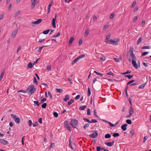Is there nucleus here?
<instances>
[{"mask_svg": "<svg viewBox=\"0 0 151 151\" xmlns=\"http://www.w3.org/2000/svg\"><path fill=\"white\" fill-rule=\"evenodd\" d=\"M70 124L73 128H76L78 126V122L76 119H72L70 121Z\"/></svg>", "mask_w": 151, "mask_h": 151, "instance_id": "nucleus-1", "label": "nucleus"}, {"mask_svg": "<svg viewBox=\"0 0 151 151\" xmlns=\"http://www.w3.org/2000/svg\"><path fill=\"white\" fill-rule=\"evenodd\" d=\"M27 91H28L27 93L28 94H31L35 91V89L34 88V86L32 85L28 87L27 89Z\"/></svg>", "mask_w": 151, "mask_h": 151, "instance_id": "nucleus-2", "label": "nucleus"}, {"mask_svg": "<svg viewBox=\"0 0 151 151\" xmlns=\"http://www.w3.org/2000/svg\"><path fill=\"white\" fill-rule=\"evenodd\" d=\"M134 48L133 46H130L129 48V50L127 53V57H135L133 53Z\"/></svg>", "mask_w": 151, "mask_h": 151, "instance_id": "nucleus-3", "label": "nucleus"}, {"mask_svg": "<svg viewBox=\"0 0 151 151\" xmlns=\"http://www.w3.org/2000/svg\"><path fill=\"white\" fill-rule=\"evenodd\" d=\"M11 115L16 123L19 124L20 123V119L19 117L13 114H11Z\"/></svg>", "mask_w": 151, "mask_h": 151, "instance_id": "nucleus-4", "label": "nucleus"}, {"mask_svg": "<svg viewBox=\"0 0 151 151\" xmlns=\"http://www.w3.org/2000/svg\"><path fill=\"white\" fill-rule=\"evenodd\" d=\"M38 2V0H31L30 5L31 9H33L35 7L36 4Z\"/></svg>", "mask_w": 151, "mask_h": 151, "instance_id": "nucleus-5", "label": "nucleus"}, {"mask_svg": "<svg viewBox=\"0 0 151 151\" xmlns=\"http://www.w3.org/2000/svg\"><path fill=\"white\" fill-rule=\"evenodd\" d=\"M55 17L52 19V24L54 28H55L56 27L55 25V21L57 17V13H55Z\"/></svg>", "mask_w": 151, "mask_h": 151, "instance_id": "nucleus-6", "label": "nucleus"}, {"mask_svg": "<svg viewBox=\"0 0 151 151\" xmlns=\"http://www.w3.org/2000/svg\"><path fill=\"white\" fill-rule=\"evenodd\" d=\"M109 44H111L112 43L114 45H118V41H115L112 39H110L109 40Z\"/></svg>", "mask_w": 151, "mask_h": 151, "instance_id": "nucleus-7", "label": "nucleus"}, {"mask_svg": "<svg viewBox=\"0 0 151 151\" xmlns=\"http://www.w3.org/2000/svg\"><path fill=\"white\" fill-rule=\"evenodd\" d=\"M18 32V30L17 29H15L14 31H13L11 34V37L13 39L14 38L17 34Z\"/></svg>", "mask_w": 151, "mask_h": 151, "instance_id": "nucleus-8", "label": "nucleus"}, {"mask_svg": "<svg viewBox=\"0 0 151 151\" xmlns=\"http://www.w3.org/2000/svg\"><path fill=\"white\" fill-rule=\"evenodd\" d=\"M98 134L96 131H95V132L92 134L89 135V136L90 137L92 138H94L96 137Z\"/></svg>", "mask_w": 151, "mask_h": 151, "instance_id": "nucleus-9", "label": "nucleus"}, {"mask_svg": "<svg viewBox=\"0 0 151 151\" xmlns=\"http://www.w3.org/2000/svg\"><path fill=\"white\" fill-rule=\"evenodd\" d=\"M42 21V19H39L37 21H36L32 22V24H38L40 23Z\"/></svg>", "mask_w": 151, "mask_h": 151, "instance_id": "nucleus-10", "label": "nucleus"}, {"mask_svg": "<svg viewBox=\"0 0 151 151\" xmlns=\"http://www.w3.org/2000/svg\"><path fill=\"white\" fill-rule=\"evenodd\" d=\"M132 64L134 68L136 69H138V67L135 61L132 60Z\"/></svg>", "mask_w": 151, "mask_h": 151, "instance_id": "nucleus-11", "label": "nucleus"}, {"mask_svg": "<svg viewBox=\"0 0 151 151\" xmlns=\"http://www.w3.org/2000/svg\"><path fill=\"white\" fill-rule=\"evenodd\" d=\"M132 64L134 68L136 69H138V67L135 61L132 60Z\"/></svg>", "mask_w": 151, "mask_h": 151, "instance_id": "nucleus-12", "label": "nucleus"}, {"mask_svg": "<svg viewBox=\"0 0 151 151\" xmlns=\"http://www.w3.org/2000/svg\"><path fill=\"white\" fill-rule=\"evenodd\" d=\"M0 142L4 145H7L8 144V142L7 141L3 139H0Z\"/></svg>", "mask_w": 151, "mask_h": 151, "instance_id": "nucleus-13", "label": "nucleus"}, {"mask_svg": "<svg viewBox=\"0 0 151 151\" xmlns=\"http://www.w3.org/2000/svg\"><path fill=\"white\" fill-rule=\"evenodd\" d=\"M83 58V57H77L74 60L72 61V65L74 64L75 63H76L79 60Z\"/></svg>", "mask_w": 151, "mask_h": 151, "instance_id": "nucleus-14", "label": "nucleus"}, {"mask_svg": "<svg viewBox=\"0 0 151 151\" xmlns=\"http://www.w3.org/2000/svg\"><path fill=\"white\" fill-rule=\"evenodd\" d=\"M127 126V124L125 123L122 125L121 126V129L123 131H125L127 129L126 127Z\"/></svg>", "mask_w": 151, "mask_h": 151, "instance_id": "nucleus-15", "label": "nucleus"}, {"mask_svg": "<svg viewBox=\"0 0 151 151\" xmlns=\"http://www.w3.org/2000/svg\"><path fill=\"white\" fill-rule=\"evenodd\" d=\"M74 38L73 37H71L70 38V40L69 41V44H68L69 45H70L73 42L74 40Z\"/></svg>", "mask_w": 151, "mask_h": 151, "instance_id": "nucleus-16", "label": "nucleus"}, {"mask_svg": "<svg viewBox=\"0 0 151 151\" xmlns=\"http://www.w3.org/2000/svg\"><path fill=\"white\" fill-rule=\"evenodd\" d=\"M129 113L130 115H132L134 113L132 107H130V109L129 111Z\"/></svg>", "mask_w": 151, "mask_h": 151, "instance_id": "nucleus-17", "label": "nucleus"}, {"mask_svg": "<svg viewBox=\"0 0 151 151\" xmlns=\"http://www.w3.org/2000/svg\"><path fill=\"white\" fill-rule=\"evenodd\" d=\"M87 107V106L84 105L83 106H81L79 108V109L80 110H84Z\"/></svg>", "mask_w": 151, "mask_h": 151, "instance_id": "nucleus-18", "label": "nucleus"}, {"mask_svg": "<svg viewBox=\"0 0 151 151\" xmlns=\"http://www.w3.org/2000/svg\"><path fill=\"white\" fill-rule=\"evenodd\" d=\"M90 32V31L88 29H87L86 30L85 33V36L86 37H87L88 36L89 33Z\"/></svg>", "mask_w": 151, "mask_h": 151, "instance_id": "nucleus-19", "label": "nucleus"}, {"mask_svg": "<svg viewBox=\"0 0 151 151\" xmlns=\"http://www.w3.org/2000/svg\"><path fill=\"white\" fill-rule=\"evenodd\" d=\"M32 66L33 65L32 63L31 62H29L27 65V68H32Z\"/></svg>", "mask_w": 151, "mask_h": 151, "instance_id": "nucleus-20", "label": "nucleus"}, {"mask_svg": "<svg viewBox=\"0 0 151 151\" xmlns=\"http://www.w3.org/2000/svg\"><path fill=\"white\" fill-rule=\"evenodd\" d=\"M105 144L109 147H111L113 146V144L110 142H105Z\"/></svg>", "mask_w": 151, "mask_h": 151, "instance_id": "nucleus-21", "label": "nucleus"}, {"mask_svg": "<svg viewBox=\"0 0 151 151\" xmlns=\"http://www.w3.org/2000/svg\"><path fill=\"white\" fill-rule=\"evenodd\" d=\"M111 137V135L109 134H106L105 135V138L106 139L109 138Z\"/></svg>", "mask_w": 151, "mask_h": 151, "instance_id": "nucleus-22", "label": "nucleus"}, {"mask_svg": "<svg viewBox=\"0 0 151 151\" xmlns=\"http://www.w3.org/2000/svg\"><path fill=\"white\" fill-rule=\"evenodd\" d=\"M56 92L59 93L62 92L63 91V90L62 89L56 88L55 89Z\"/></svg>", "mask_w": 151, "mask_h": 151, "instance_id": "nucleus-23", "label": "nucleus"}, {"mask_svg": "<svg viewBox=\"0 0 151 151\" xmlns=\"http://www.w3.org/2000/svg\"><path fill=\"white\" fill-rule=\"evenodd\" d=\"M151 48L150 46H145L142 47V49H150Z\"/></svg>", "mask_w": 151, "mask_h": 151, "instance_id": "nucleus-24", "label": "nucleus"}, {"mask_svg": "<svg viewBox=\"0 0 151 151\" xmlns=\"http://www.w3.org/2000/svg\"><path fill=\"white\" fill-rule=\"evenodd\" d=\"M142 37H139L137 42V44L138 45L142 41Z\"/></svg>", "mask_w": 151, "mask_h": 151, "instance_id": "nucleus-25", "label": "nucleus"}, {"mask_svg": "<svg viewBox=\"0 0 151 151\" xmlns=\"http://www.w3.org/2000/svg\"><path fill=\"white\" fill-rule=\"evenodd\" d=\"M74 102V100L73 99H71L70 101L68 102V105H70L72 104V102Z\"/></svg>", "mask_w": 151, "mask_h": 151, "instance_id": "nucleus-26", "label": "nucleus"}, {"mask_svg": "<svg viewBox=\"0 0 151 151\" xmlns=\"http://www.w3.org/2000/svg\"><path fill=\"white\" fill-rule=\"evenodd\" d=\"M119 135V134L118 133H114L112 135L113 136L115 137H118Z\"/></svg>", "mask_w": 151, "mask_h": 151, "instance_id": "nucleus-27", "label": "nucleus"}, {"mask_svg": "<svg viewBox=\"0 0 151 151\" xmlns=\"http://www.w3.org/2000/svg\"><path fill=\"white\" fill-rule=\"evenodd\" d=\"M146 83L144 84H142V85L139 86L138 87L139 89L145 87V86Z\"/></svg>", "mask_w": 151, "mask_h": 151, "instance_id": "nucleus-28", "label": "nucleus"}, {"mask_svg": "<svg viewBox=\"0 0 151 151\" xmlns=\"http://www.w3.org/2000/svg\"><path fill=\"white\" fill-rule=\"evenodd\" d=\"M4 73V71H2L1 74V75L0 76V81L2 80L3 77Z\"/></svg>", "mask_w": 151, "mask_h": 151, "instance_id": "nucleus-29", "label": "nucleus"}, {"mask_svg": "<svg viewBox=\"0 0 151 151\" xmlns=\"http://www.w3.org/2000/svg\"><path fill=\"white\" fill-rule=\"evenodd\" d=\"M53 4V3L52 1L50 2V3L48 5V6L47 9H50V8L51 6Z\"/></svg>", "mask_w": 151, "mask_h": 151, "instance_id": "nucleus-30", "label": "nucleus"}, {"mask_svg": "<svg viewBox=\"0 0 151 151\" xmlns=\"http://www.w3.org/2000/svg\"><path fill=\"white\" fill-rule=\"evenodd\" d=\"M107 75H112L113 76H114L116 75L115 74L111 72V71H110V72L108 73L107 74Z\"/></svg>", "mask_w": 151, "mask_h": 151, "instance_id": "nucleus-31", "label": "nucleus"}, {"mask_svg": "<svg viewBox=\"0 0 151 151\" xmlns=\"http://www.w3.org/2000/svg\"><path fill=\"white\" fill-rule=\"evenodd\" d=\"M110 33L106 35V40H108L110 38Z\"/></svg>", "mask_w": 151, "mask_h": 151, "instance_id": "nucleus-32", "label": "nucleus"}, {"mask_svg": "<svg viewBox=\"0 0 151 151\" xmlns=\"http://www.w3.org/2000/svg\"><path fill=\"white\" fill-rule=\"evenodd\" d=\"M126 122L128 124H130L132 123V122L130 119H127L126 120Z\"/></svg>", "mask_w": 151, "mask_h": 151, "instance_id": "nucleus-33", "label": "nucleus"}, {"mask_svg": "<svg viewBox=\"0 0 151 151\" xmlns=\"http://www.w3.org/2000/svg\"><path fill=\"white\" fill-rule=\"evenodd\" d=\"M50 31V29H47L43 31V33L44 34H47Z\"/></svg>", "mask_w": 151, "mask_h": 151, "instance_id": "nucleus-34", "label": "nucleus"}, {"mask_svg": "<svg viewBox=\"0 0 151 151\" xmlns=\"http://www.w3.org/2000/svg\"><path fill=\"white\" fill-rule=\"evenodd\" d=\"M149 53V52H144L142 53L141 56H145L147 54Z\"/></svg>", "mask_w": 151, "mask_h": 151, "instance_id": "nucleus-35", "label": "nucleus"}, {"mask_svg": "<svg viewBox=\"0 0 151 151\" xmlns=\"http://www.w3.org/2000/svg\"><path fill=\"white\" fill-rule=\"evenodd\" d=\"M17 92H22L24 93H27V91H24L22 90H20L17 91Z\"/></svg>", "mask_w": 151, "mask_h": 151, "instance_id": "nucleus-36", "label": "nucleus"}, {"mask_svg": "<svg viewBox=\"0 0 151 151\" xmlns=\"http://www.w3.org/2000/svg\"><path fill=\"white\" fill-rule=\"evenodd\" d=\"M136 4V0H135L134 1L133 3V4L132 5V6H131L132 8H134Z\"/></svg>", "mask_w": 151, "mask_h": 151, "instance_id": "nucleus-37", "label": "nucleus"}, {"mask_svg": "<svg viewBox=\"0 0 151 151\" xmlns=\"http://www.w3.org/2000/svg\"><path fill=\"white\" fill-rule=\"evenodd\" d=\"M133 76L131 75H126L125 76V77H127L129 79H131Z\"/></svg>", "mask_w": 151, "mask_h": 151, "instance_id": "nucleus-38", "label": "nucleus"}, {"mask_svg": "<svg viewBox=\"0 0 151 151\" xmlns=\"http://www.w3.org/2000/svg\"><path fill=\"white\" fill-rule=\"evenodd\" d=\"M67 129H68L70 132L71 131V129L70 126L68 125L67 123Z\"/></svg>", "mask_w": 151, "mask_h": 151, "instance_id": "nucleus-39", "label": "nucleus"}, {"mask_svg": "<svg viewBox=\"0 0 151 151\" xmlns=\"http://www.w3.org/2000/svg\"><path fill=\"white\" fill-rule=\"evenodd\" d=\"M53 114L54 116L56 117H57L58 116V113L56 112H54L53 113Z\"/></svg>", "mask_w": 151, "mask_h": 151, "instance_id": "nucleus-40", "label": "nucleus"}, {"mask_svg": "<svg viewBox=\"0 0 151 151\" xmlns=\"http://www.w3.org/2000/svg\"><path fill=\"white\" fill-rule=\"evenodd\" d=\"M114 15H114V14L113 13V14H111L110 15V17H109V18H110V19H113L114 18Z\"/></svg>", "mask_w": 151, "mask_h": 151, "instance_id": "nucleus-41", "label": "nucleus"}, {"mask_svg": "<svg viewBox=\"0 0 151 151\" xmlns=\"http://www.w3.org/2000/svg\"><path fill=\"white\" fill-rule=\"evenodd\" d=\"M89 124H87L84 125L83 126V128L84 129H86L87 128L89 127Z\"/></svg>", "mask_w": 151, "mask_h": 151, "instance_id": "nucleus-42", "label": "nucleus"}, {"mask_svg": "<svg viewBox=\"0 0 151 151\" xmlns=\"http://www.w3.org/2000/svg\"><path fill=\"white\" fill-rule=\"evenodd\" d=\"M131 72V71H129V70H128L126 72L123 73H122V74L124 75H125L126 74H128L130 73Z\"/></svg>", "mask_w": 151, "mask_h": 151, "instance_id": "nucleus-43", "label": "nucleus"}, {"mask_svg": "<svg viewBox=\"0 0 151 151\" xmlns=\"http://www.w3.org/2000/svg\"><path fill=\"white\" fill-rule=\"evenodd\" d=\"M91 95V91L89 88H88V96H89Z\"/></svg>", "mask_w": 151, "mask_h": 151, "instance_id": "nucleus-44", "label": "nucleus"}, {"mask_svg": "<svg viewBox=\"0 0 151 151\" xmlns=\"http://www.w3.org/2000/svg\"><path fill=\"white\" fill-rule=\"evenodd\" d=\"M134 80H131V81H129L127 83V85L128 86V85L134 82Z\"/></svg>", "mask_w": 151, "mask_h": 151, "instance_id": "nucleus-45", "label": "nucleus"}, {"mask_svg": "<svg viewBox=\"0 0 151 151\" xmlns=\"http://www.w3.org/2000/svg\"><path fill=\"white\" fill-rule=\"evenodd\" d=\"M109 27V25H105L103 27V30H104L106 29H107V28Z\"/></svg>", "mask_w": 151, "mask_h": 151, "instance_id": "nucleus-46", "label": "nucleus"}, {"mask_svg": "<svg viewBox=\"0 0 151 151\" xmlns=\"http://www.w3.org/2000/svg\"><path fill=\"white\" fill-rule=\"evenodd\" d=\"M97 122H98V121L97 120H96L95 119H92L91 121H90V123H96Z\"/></svg>", "mask_w": 151, "mask_h": 151, "instance_id": "nucleus-47", "label": "nucleus"}, {"mask_svg": "<svg viewBox=\"0 0 151 151\" xmlns=\"http://www.w3.org/2000/svg\"><path fill=\"white\" fill-rule=\"evenodd\" d=\"M47 106V104L46 103H44L42 105V107L43 108H45Z\"/></svg>", "mask_w": 151, "mask_h": 151, "instance_id": "nucleus-48", "label": "nucleus"}, {"mask_svg": "<svg viewBox=\"0 0 151 151\" xmlns=\"http://www.w3.org/2000/svg\"><path fill=\"white\" fill-rule=\"evenodd\" d=\"M94 73H96V74L98 75H100V76H103V74H102L101 73H99L98 72H97L96 71H94Z\"/></svg>", "mask_w": 151, "mask_h": 151, "instance_id": "nucleus-49", "label": "nucleus"}, {"mask_svg": "<svg viewBox=\"0 0 151 151\" xmlns=\"http://www.w3.org/2000/svg\"><path fill=\"white\" fill-rule=\"evenodd\" d=\"M47 70L49 71H50L51 70V67L50 65H48L47 67Z\"/></svg>", "mask_w": 151, "mask_h": 151, "instance_id": "nucleus-50", "label": "nucleus"}, {"mask_svg": "<svg viewBox=\"0 0 151 151\" xmlns=\"http://www.w3.org/2000/svg\"><path fill=\"white\" fill-rule=\"evenodd\" d=\"M25 136H23L21 140V142H22V145H24V140L25 138Z\"/></svg>", "mask_w": 151, "mask_h": 151, "instance_id": "nucleus-51", "label": "nucleus"}, {"mask_svg": "<svg viewBox=\"0 0 151 151\" xmlns=\"http://www.w3.org/2000/svg\"><path fill=\"white\" fill-rule=\"evenodd\" d=\"M60 35V33L59 32L56 35H54L53 36V37H58Z\"/></svg>", "mask_w": 151, "mask_h": 151, "instance_id": "nucleus-52", "label": "nucleus"}, {"mask_svg": "<svg viewBox=\"0 0 151 151\" xmlns=\"http://www.w3.org/2000/svg\"><path fill=\"white\" fill-rule=\"evenodd\" d=\"M102 150L101 148L99 146H97L96 147L97 151H100L101 150Z\"/></svg>", "mask_w": 151, "mask_h": 151, "instance_id": "nucleus-53", "label": "nucleus"}, {"mask_svg": "<svg viewBox=\"0 0 151 151\" xmlns=\"http://www.w3.org/2000/svg\"><path fill=\"white\" fill-rule=\"evenodd\" d=\"M130 134H131L132 136H133L134 135V131L133 129H132L130 131Z\"/></svg>", "mask_w": 151, "mask_h": 151, "instance_id": "nucleus-54", "label": "nucleus"}, {"mask_svg": "<svg viewBox=\"0 0 151 151\" xmlns=\"http://www.w3.org/2000/svg\"><path fill=\"white\" fill-rule=\"evenodd\" d=\"M147 136H145L143 138V143H144L145 142L146 140L147 139Z\"/></svg>", "mask_w": 151, "mask_h": 151, "instance_id": "nucleus-55", "label": "nucleus"}, {"mask_svg": "<svg viewBox=\"0 0 151 151\" xmlns=\"http://www.w3.org/2000/svg\"><path fill=\"white\" fill-rule=\"evenodd\" d=\"M87 115H90V109H88L87 111Z\"/></svg>", "mask_w": 151, "mask_h": 151, "instance_id": "nucleus-56", "label": "nucleus"}, {"mask_svg": "<svg viewBox=\"0 0 151 151\" xmlns=\"http://www.w3.org/2000/svg\"><path fill=\"white\" fill-rule=\"evenodd\" d=\"M38 124V123L37 122H36L35 123H33L32 124L33 126V127H35L37 126Z\"/></svg>", "mask_w": 151, "mask_h": 151, "instance_id": "nucleus-57", "label": "nucleus"}, {"mask_svg": "<svg viewBox=\"0 0 151 151\" xmlns=\"http://www.w3.org/2000/svg\"><path fill=\"white\" fill-rule=\"evenodd\" d=\"M108 123L109 124L110 126L111 127H114L115 126V124H112L111 122H108Z\"/></svg>", "mask_w": 151, "mask_h": 151, "instance_id": "nucleus-58", "label": "nucleus"}, {"mask_svg": "<svg viewBox=\"0 0 151 151\" xmlns=\"http://www.w3.org/2000/svg\"><path fill=\"white\" fill-rule=\"evenodd\" d=\"M113 59L116 62H120L119 60L117 58H114Z\"/></svg>", "mask_w": 151, "mask_h": 151, "instance_id": "nucleus-59", "label": "nucleus"}, {"mask_svg": "<svg viewBox=\"0 0 151 151\" xmlns=\"http://www.w3.org/2000/svg\"><path fill=\"white\" fill-rule=\"evenodd\" d=\"M34 103L38 106L40 105V104L38 103L37 101H34Z\"/></svg>", "mask_w": 151, "mask_h": 151, "instance_id": "nucleus-60", "label": "nucleus"}, {"mask_svg": "<svg viewBox=\"0 0 151 151\" xmlns=\"http://www.w3.org/2000/svg\"><path fill=\"white\" fill-rule=\"evenodd\" d=\"M93 112H94V115L96 117H98V116H97V115L96 114V109H94V111H93Z\"/></svg>", "mask_w": 151, "mask_h": 151, "instance_id": "nucleus-61", "label": "nucleus"}, {"mask_svg": "<svg viewBox=\"0 0 151 151\" xmlns=\"http://www.w3.org/2000/svg\"><path fill=\"white\" fill-rule=\"evenodd\" d=\"M28 124L29 126L31 127L32 125V122L30 120H29L28 121Z\"/></svg>", "mask_w": 151, "mask_h": 151, "instance_id": "nucleus-62", "label": "nucleus"}, {"mask_svg": "<svg viewBox=\"0 0 151 151\" xmlns=\"http://www.w3.org/2000/svg\"><path fill=\"white\" fill-rule=\"evenodd\" d=\"M105 58V57H100V59L102 60V61H104L106 60Z\"/></svg>", "mask_w": 151, "mask_h": 151, "instance_id": "nucleus-63", "label": "nucleus"}, {"mask_svg": "<svg viewBox=\"0 0 151 151\" xmlns=\"http://www.w3.org/2000/svg\"><path fill=\"white\" fill-rule=\"evenodd\" d=\"M33 82L34 83H36V84H37V80L35 77H34L33 79Z\"/></svg>", "mask_w": 151, "mask_h": 151, "instance_id": "nucleus-64", "label": "nucleus"}]
</instances>
